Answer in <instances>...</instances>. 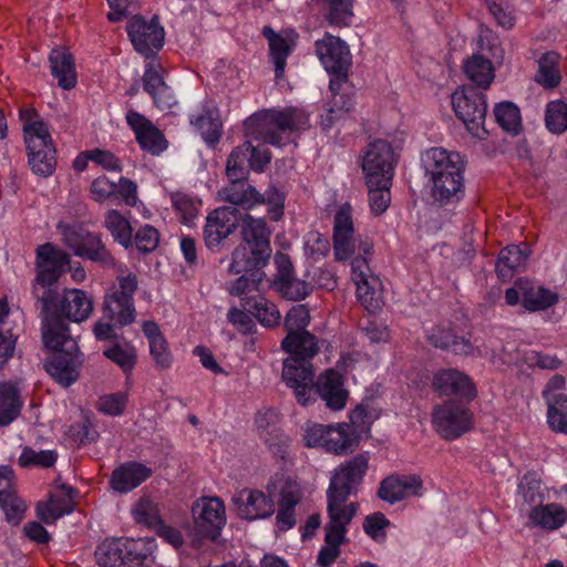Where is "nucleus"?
Wrapping results in <instances>:
<instances>
[{"label": "nucleus", "instance_id": "1", "mask_svg": "<svg viewBox=\"0 0 567 567\" xmlns=\"http://www.w3.org/2000/svg\"><path fill=\"white\" fill-rule=\"evenodd\" d=\"M33 295L42 306V339L49 344H56L55 336L71 337L65 320L81 323L93 311V300L82 289L65 288L62 293L54 289H44L39 295L38 287H33Z\"/></svg>", "mask_w": 567, "mask_h": 567}, {"label": "nucleus", "instance_id": "2", "mask_svg": "<svg viewBox=\"0 0 567 567\" xmlns=\"http://www.w3.org/2000/svg\"><path fill=\"white\" fill-rule=\"evenodd\" d=\"M309 126V114L300 107L265 109L244 121V135L280 147L290 142L292 133Z\"/></svg>", "mask_w": 567, "mask_h": 567}, {"label": "nucleus", "instance_id": "3", "mask_svg": "<svg viewBox=\"0 0 567 567\" xmlns=\"http://www.w3.org/2000/svg\"><path fill=\"white\" fill-rule=\"evenodd\" d=\"M369 463L370 455L364 452L341 462L333 470L327 489V514L353 519L359 504L347 501L358 494L369 470Z\"/></svg>", "mask_w": 567, "mask_h": 567}, {"label": "nucleus", "instance_id": "4", "mask_svg": "<svg viewBox=\"0 0 567 567\" xmlns=\"http://www.w3.org/2000/svg\"><path fill=\"white\" fill-rule=\"evenodd\" d=\"M281 349L289 353L282 367V380L288 388L305 391L313 374L312 359L319 353L318 339L310 332H290L281 340Z\"/></svg>", "mask_w": 567, "mask_h": 567}, {"label": "nucleus", "instance_id": "5", "mask_svg": "<svg viewBox=\"0 0 567 567\" xmlns=\"http://www.w3.org/2000/svg\"><path fill=\"white\" fill-rule=\"evenodd\" d=\"M19 116L23 124L28 163L31 171L39 176H50L54 172L56 158L47 124L35 109H21Z\"/></svg>", "mask_w": 567, "mask_h": 567}, {"label": "nucleus", "instance_id": "6", "mask_svg": "<svg viewBox=\"0 0 567 567\" xmlns=\"http://www.w3.org/2000/svg\"><path fill=\"white\" fill-rule=\"evenodd\" d=\"M344 377L334 369H327L320 373L315 380V373L311 375V380L306 382L302 386L305 391L301 392V388L292 390L296 400L299 404L306 406L316 401L318 396L331 411H341L346 408L349 391L344 385Z\"/></svg>", "mask_w": 567, "mask_h": 567}, {"label": "nucleus", "instance_id": "7", "mask_svg": "<svg viewBox=\"0 0 567 567\" xmlns=\"http://www.w3.org/2000/svg\"><path fill=\"white\" fill-rule=\"evenodd\" d=\"M64 244L75 256L99 264L103 268H114L116 259L103 243L102 235L91 233L80 225L58 224Z\"/></svg>", "mask_w": 567, "mask_h": 567}, {"label": "nucleus", "instance_id": "8", "mask_svg": "<svg viewBox=\"0 0 567 567\" xmlns=\"http://www.w3.org/2000/svg\"><path fill=\"white\" fill-rule=\"evenodd\" d=\"M51 352V359L45 362L47 372L61 385L70 386L79 378L82 364L78 342L72 337L55 336L56 344L43 342Z\"/></svg>", "mask_w": 567, "mask_h": 567}, {"label": "nucleus", "instance_id": "9", "mask_svg": "<svg viewBox=\"0 0 567 567\" xmlns=\"http://www.w3.org/2000/svg\"><path fill=\"white\" fill-rule=\"evenodd\" d=\"M138 281L134 274L117 277V285L111 293L104 298L103 312L114 326L122 328L135 321L136 310L134 306V295L137 290Z\"/></svg>", "mask_w": 567, "mask_h": 567}, {"label": "nucleus", "instance_id": "10", "mask_svg": "<svg viewBox=\"0 0 567 567\" xmlns=\"http://www.w3.org/2000/svg\"><path fill=\"white\" fill-rule=\"evenodd\" d=\"M452 105L455 115L464 123L468 133L478 140H485L488 135L484 126L487 112L485 94L477 87L467 86L461 92L453 93Z\"/></svg>", "mask_w": 567, "mask_h": 567}, {"label": "nucleus", "instance_id": "11", "mask_svg": "<svg viewBox=\"0 0 567 567\" xmlns=\"http://www.w3.org/2000/svg\"><path fill=\"white\" fill-rule=\"evenodd\" d=\"M433 425L440 436L453 441L474 426L473 412L461 401L447 400L433 409Z\"/></svg>", "mask_w": 567, "mask_h": 567}, {"label": "nucleus", "instance_id": "12", "mask_svg": "<svg viewBox=\"0 0 567 567\" xmlns=\"http://www.w3.org/2000/svg\"><path fill=\"white\" fill-rule=\"evenodd\" d=\"M193 536L196 540L209 539L215 542L226 525V509L218 497H203L194 503Z\"/></svg>", "mask_w": 567, "mask_h": 567}, {"label": "nucleus", "instance_id": "13", "mask_svg": "<svg viewBox=\"0 0 567 567\" xmlns=\"http://www.w3.org/2000/svg\"><path fill=\"white\" fill-rule=\"evenodd\" d=\"M126 31L134 50L146 59L155 58L163 48L165 31L157 17L147 21L135 14L128 20Z\"/></svg>", "mask_w": 567, "mask_h": 567}, {"label": "nucleus", "instance_id": "14", "mask_svg": "<svg viewBox=\"0 0 567 567\" xmlns=\"http://www.w3.org/2000/svg\"><path fill=\"white\" fill-rule=\"evenodd\" d=\"M71 262L70 255L53 245L45 243L38 246L35 250V285H40L43 289H52L61 276L66 271V267Z\"/></svg>", "mask_w": 567, "mask_h": 567}, {"label": "nucleus", "instance_id": "15", "mask_svg": "<svg viewBox=\"0 0 567 567\" xmlns=\"http://www.w3.org/2000/svg\"><path fill=\"white\" fill-rule=\"evenodd\" d=\"M505 301L508 306H516L520 301L525 310L535 312L556 305L558 296L527 278H519L505 290Z\"/></svg>", "mask_w": 567, "mask_h": 567}, {"label": "nucleus", "instance_id": "16", "mask_svg": "<svg viewBox=\"0 0 567 567\" xmlns=\"http://www.w3.org/2000/svg\"><path fill=\"white\" fill-rule=\"evenodd\" d=\"M240 212L234 206H221L212 210L203 228L205 246L218 251L224 241L239 227Z\"/></svg>", "mask_w": 567, "mask_h": 567}, {"label": "nucleus", "instance_id": "17", "mask_svg": "<svg viewBox=\"0 0 567 567\" xmlns=\"http://www.w3.org/2000/svg\"><path fill=\"white\" fill-rule=\"evenodd\" d=\"M236 168V166L226 164L229 183L219 190L220 198L246 210L264 204L266 202L265 196L247 181L248 172L243 169L241 173L235 172Z\"/></svg>", "mask_w": 567, "mask_h": 567}, {"label": "nucleus", "instance_id": "18", "mask_svg": "<svg viewBox=\"0 0 567 567\" xmlns=\"http://www.w3.org/2000/svg\"><path fill=\"white\" fill-rule=\"evenodd\" d=\"M394 152L392 145L384 140L370 143L362 151L361 166L365 181L391 178L393 176Z\"/></svg>", "mask_w": 567, "mask_h": 567}, {"label": "nucleus", "instance_id": "19", "mask_svg": "<svg viewBox=\"0 0 567 567\" xmlns=\"http://www.w3.org/2000/svg\"><path fill=\"white\" fill-rule=\"evenodd\" d=\"M315 51L328 73L349 71L352 64L349 45L329 32L315 42Z\"/></svg>", "mask_w": 567, "mask_h": 567}, {"label": "nucleus", "instance_id": "20", "mask_svg": "<svg viewBox=\"0 0 567 567\" xmlns=\"http://www.w3.org/2000/svg\"><path fill=\"white\" fill-rule=\"evenodd\" d=\"M432 388L441 396L456 395L472 402L477 396V390L472 379L457 369H441L434 373Z\"/></svg>", "mask_w": 567, "mask_h": 567}, {"label": "nucleus", "instance_id": "21", "mask_svg": "<svg viewBox=\"0 0 567 567\" xmlns=\"http://www.w3.org/2000/svg\"><path fill=\"white\" fill-rule=\"evenodd\" d=\"M422 165L429 179H441L445 176L464 175V164L458 153L449 152L443 147H432L422 153Z\"/></svg>", "mask_w": 567, "mask_h": 567}, {"label": "nucleus", "instance_id": "22", "mask_svg": "<svg viewBox=\"0 0 567 567\" xmlns=\"http://www.w3.org/2000/svg\"><path fill=\"white\" fill-rule=\"evenodd\" d=\"M332 239L336 260H348L354 255L357 238L354 237L351 207L348 204L341 206L334 215Z\"/></svg>", "mask_w": 567, "mask_h": 567}, {"label": "nucleus", "instance_id": "23", "mask_svg": "<svg viewBox=\"0 0 567 567\" xmlns=\"http://www.w3.org/2000/svg\"><path fill=\"white\" fill-rule=\"evenodd\" d=\"M308 6L328 27L342 29L352 24L354 0H309Z\"/></svg>", "mask_w": 567, "mask_h": 567}, {"label": "nucleus", "instance_id": "24", "mask_svg": "<svg viewBox=\"0 0 567 567\" xmlns=\"http://www.w3.org/2000/svg\"><path fill=\"white\" fill-rule=\"evenodd\" d=\"M352 522L350 518L328 514V523L324 526L323 546L317 557V563L321 567L331 566L340 555V545L346 543L348 525Z\"/></svg>", "mask_w": 567, "mask_h": 567}, {"label": "nucleus", "instance_id": "25", "mask_svg": "<svg viewBox=\"0 0 567 567\" xmlns=\"http://www.w3.org/2000/svg\"><path fill=\"white\" fill-rule=\"evenodd\" d=\"M126 122L134 131L142 150L152 155H158L167 147V142L162 132L143 114L130 110L126 113Z\"/></svg>", "mask_w": 567, "mask_h": 567}, {"label": "nucleus", "instance_id": "26", "mask_svg": "<svg viewBox=\"0 0 567 567\" xmlns=\"http://www.w3.org/2000/svg\"><path fill=\"white\" fill-rule=\"evenodd\" d=\"M423 482L416 474H393L383 478L378 488V496L384 502L394 504L410 495H421Z\"/></svg>", "mask_w": 567, "mask_h": 567}, {"label": "nucleus", "instance_id": "27", "mask_svg": "<svg viewBox=\"0 0 567 567\" xmlns=\"http://www.w3.org/2000/svg\"><path fill=\"white\" fill-rule=\"evenodd\" d=\"M255 138H246V141L235 147L228 156L227 163L236 166L235 172L241 173L246 169V164L256 173L265 171L266 166L271 162V152L265 145H254Z\"/></svg>", "mask_w": 567, "mask_h": 567}, {"label": "nucleus", "instance_id": "28", "mask_svg": "<svg viewBox=\"0 0 567 567\" xmlns=\"http://www.w3.org/2000/svg\"><path fill=\"white\" fill-rule=\"evenodd\" d=\"M75 489L61 484L50 493L48 502L37 505V515L45 524H52L60 517L70 514L74 509Z\"/></svg>", "mask_w": 567, "mask_h": 567}, {"label": "nucleus", "instance_id": "29", "mask_svg": "<svg viewBox=\"0 0 567 567\" xmlns=\"http://www.w3.org/2000/svg\"><path fill=\"white\" fill-rule=\"evenodd\" d=\"M152 475L153 471L148 466L136 461L125 462L112 472L110 485L115 492L125 494L140 486Z\"/></svg>", "mask_w": 567, "mask_h": 567}, {"label": "nucleus", "instance_id": "30", "mask_svg": "<svg viewBox=\"0 0 567 567\" xmlns=\"http://www.w3.org/2000/svg\"><path fill=\"white\" fill-rule=\"evenodd\" d=\"M234 502L237 515L247 520L268 517L275 511L274 502L260 491L243 489Z\"/></svg>", "mask_w": 567, "mask_h": 567}, {"label": "nucleus", "instance_id": "31", "mask_svg": "<svg viewBox=\"0 0 567 567\" xmlns=\"http://www.w3.org/2000/svg\"><path fill=\"white\" fill-rule=\"evenodd\" d=\"M270 256L268 250L238 246L231 254L228 270L235 275L262 272L261 269L268 264Z\"/></svg>", "mask_w": 567, "mask_h": 567}, {"label": "nucleus", "instance_id": "32", "mask_svg": "<svg viewBox=\"0 0 567 567\" xmlns=\"http://www.w3.org/2000/svg\"><path fill=\"white\" fill-rule=\"evenodd\" d=\"M239 226L244 246L271 252L270 229L264 218H255L249 214L240 213Z\"/></svg>", "mask_w": 567, "mask_h": 567}, {"label": "nucleus", "instance_id": "33", "mask_svg": "<svg viewBox=\"0 0 567 567\" xmlns=\"http://www.w3.org/2000/svg\"><path fill=\"white\" fill-rule=\"evenodd\" d=\"M430 182L433 203L441 207L456 204L465 195L464 175H451Z\"/></svg>", "mask_w": 567, "mask_h": 567}, {"label": "nucleus", "instance_id": "34", "mask_svg": "<svg viewBox=\"0 0 567 567\" xmlns=\"http://www.w3.org/2000/svg\"><path fill=\"white\" fill-rule=\"evenodd\" d=\"M50 69L59 86L73 89L76 84L75 64L72 54L65 48L53 49L49 55Z\"/></svg>", "mask_w": 567, "mask_h": 567}, {"label": "nucleus", "instance_id": "35", "mask_svg": "<svg viewBox=\"0 0 567 567\" xmlns=\"http://www.w3.org/2000/svg\"><path fill=\"white\" fill-rule=\"evenodd\" d=\"M261 33L268 41L270 59L275 65V74L279 79L284 75L286 61L293 50L295 42L281 33H277L269 25L264 27Z\"/></svg>", "mask_w": 567, "mask_h": 567}, {"label": "nucleus", "instance_id": "36", "mask_svg": "<svg viewBox=\"0 0 567 567\" xmlns=\"http://www.w3.org/2000/svg\"><path fill=\"white\" fill-rule=\"evenodd\" d=\"M530 250L524 247L509 245L503 248L497 258L495 270L502 280L511 279L515 271L524 268Z\"/></svg>", "mask_w": 567, "mask_h": 567}, {"label": "nucleus", "instance_id": "37", "mask_svg": "<svg viewBox=\"0 0 567 567\" xmlns=\"http://www.w3.org/2000/svg\"><path fill=\"white\" fill-rule=\"evenodd\" d=\"M560 54L556 51L543 53L538 60V69L534 81L546 90L556 89L561 81L559 68Z\"/></svg>", "mask_w": 567, "mask_h": 567}, {"label": "nucleus", "instance_id": "38", "mask_svg": "<svg viewBox=\"0 0 567 567\" xmlns=\"http://www.w3.org/2000/svg\"><path fill=\"white\" fill-rule=\"evenodd\" d=\"M529 519L535 526L546 530H555L567 520L566 509L556 503L534 506L529 512Z\"/></svg>", "mask_w": 567, "mask_h": 567}, {"label": "nucleus", "instance_id": "39", "mask_svg": "<svg viewBox=\"0 0 567 567\" xmlns=\"http://www.w3.org/2000/svg\"><path fill=\"white\" fill-rule=\"evenodd\" d=\"M463 70L468 80H471L477 89H488L495 78L494 66L491 60L481 54H473L465 60Z\"/></svg>", "mask_w": 567, "mask_h": 567}, {"label": "nucleus", "instance_id": "40", "mask_svg": "<svg viewBox=\"0 0 567 567\" xmlns=\"http://www.w3.org/2000/svg\"><path fill=\"white\" fill-rule=\"evenodd\" d=\"M358 437L349 424L328 425L324 450L334 454H344L358 445Z\"/></svg>", "mask_w": 567, "mask_h": 567}, {"label": "nucleus", "instance_id": "41", "mask_svg": "<svg viewBox=\"0 0 567 567\" xmlns=\"http://www.w3.org/2000/svg\"><path fill=\"white\" fill-rule=\"evenodd\" d=\"M103 226L110 231L114 241L124 248L133 246V228L128 219L116 209L105 213Z\"/></svg>", "mask_w": 567, "mask_h": 567}, {"label": "nucleus", "instance_id": "42", "mask_svg": "<svg viewBox=\"0 0 567 567\" xmlns=\"http://www.w3.org/2000/svg\"><path fill=\"white\" fill-rule=\"evenodd\" d=\"M429 340L435 348L450 350L455 354L470 355L474 350L468 339L458 337L449 329H436Z\"/></svg>", "mask_w": 567, "mask_h": 567}, {"label": "nucleus", "instance_id": "43", "mask_svg": "<svg viewBox=\"0 0 567 567\" xmlns=\"http://www.w3.org/2000/svg\"><path fill=\"white\" fill-rule=\"evenodd\" d=\"M355 286L357 298L367 311L375 313L382 309L384 302L380 290L381 281L378 277L355 282Z\"/></svg>", "mask_w": 567, "mask_h": 567}, {"label": "nucleus", "instance_id": "44", "mask_svg": "<svg viewBox=\"0 0 567 567\" xmlns=\"http://www.w3.org/2000/svg\"><path fill=\"white\" fill-rule=\"evenodd\" d=\"M21 406L18 389L10 383L0 384V427L13 422L20 414Z\"/></svg>", "mask_w": 567, "mask_h": 567}, {"label": "nucleus", "instance_id": "45", "mask_svg": "<svg viewBox=\"0 0 567 567\" xmlns=\"http://www.w3.org/2000/svg\"><path fill=\"white\" fill-rule=\"evenodd\" d=\"M190 122L200 132L203 138L209 146H215V144L219 142L221 136V122L216 110L205 109Z\"/></svg>", "mask_w": 567, "mask_h": 567}, {"label": "nucleus", "instance_id": "46", "mask_svg": "<svg viewBox=\"0 0 567 567\" xmlns=\"http://www.w3.org/2000/svg\"><path fill=\"white\" fill-rule=\"evenodd\" d=\"M369 188V204L374 215H381L389 207L391 178L365 181Z\"/></svg>", "mask_w": 567, "mask_h": 567}, {"label": "nucleus", "instance_id": "47", "mask_svg": "<svg viewBox=\"0 0 567 567\" xmlns=\"http://www.w3.org/2000/svg\"><path fill=\"white\" fill-rule=\"evenodd\" d=\"M248 311L266 328H272L279 324L281 316L277 306L264 298L259 297L255 300L247 301Z\"/></svg>", "mask_w": 567, "mask_h": 567}, {"label": "nucleus", "instance_id": "48", "mask_svg": "<svg viewBox=\"0 0 567 567\" xmlns=\"http://www.w3.org/2000/svg\"><path fill=\"white\" fill-rule=\"evenodd\" d=\"M123 538L105 539L96 550L95 558L100 567H121L124 566L122 553Z\"/></svg>", "mask_w": 567, "mask_h": 567}, {"label": "nucleus", "instance_id": "49", "mask_svg": "<svg viewBox=\"0 0 567 567\" xmlns=\"http://www.w3.org/2000/svg\"><path fill=\"white\" fill-rule=\"evenodd\" d=\"M546 128L556 135L567 131V104L561 100L550 101L545 111Z\"/></svg>", "mask_w": 567, "mask_h": 567}, {"label": "nucleus", "instance_id": "50", "mask_svg": "<svg viewBox=\"0 0 567 567\" xmlns=\"http://www.w3.org/2000/svg\"><path fill=\"white\" fill-rule=\"evenodd\" d=\"M494 114L496 122L503 130L511 132L513 134H517L519 132L522 125L520 112L519 109L514 103H498L494 109Z\"/></svg>", "mask_w": 567, "mask_h": 567}, {"label": "nucleus", "instance_id": "51", "mask_svg": "<svg viewBox=\"0 0 567 567\" xmlns=\"http://www.w3.org/2000/svg\"><path fill=\"white\" fill-rule=\"evenodd\" d=\"M103 353L107 359L117 364L124 373H131L136 364V352L130 344L122 346L115 343L104 350Z\"/></svg>", "mask_w": 567, "mask_h": 567}, {"label": "nucleus", "instance_id": "52", "mask_svg": "<svg viewBox=\"0 0 567 567\" xmlns=\"http://www.w3.org/2000/svg\"><path fill=\"white\" fill-rule=\"evenodd\" d=\"M58 454L55 451H34L33 449L25 446L19 456L18 464L21 467L38 466L49 468L56 462Z\"/></svg>", "mask_w": 567, "mask_h": 567}, {"label": "nucleus", "instance_id": "53", "mask_svg": "<svg viewBox=\"0 0 567 567\" xmlns=\"http://www.w3.org/2000/svg\"><path fill=\"white\" fill-rule=\"evenodd\" d=\"M485 3L488 12L499 27L509 30L515 25L516 17L514 7L508 0H485Z\"/></svg>", "mask_w": 567, "mask_h": 567}, {"label": "nucleus", "instance_id": "54", "mask_svg": "<svg viewBox=\"0 0 567 567\" xmlns=\"http://www.w3.org/2000/svg\"><path fill=\"white\" fill-rule=\"evenodd\" d=\"M275 288L285 299L293 301L305 299L312 291L310 282L299 279L296 276L278 284Z\"/></svg>", "mask_w": 567, "mask_h": 567}, {"label": "nucleus", "instance_id": "55", "mask_svg": "<svg viewBox=\"0 0 567 567\" xmlns=\"http://www.w3.org/2000/svg\"><path fill=\"white\" fill-rule=\"evenodd\" d=\"M548 424L556 432L567 433V396L559 394L555 396L553 404L548 408Z\"/></svg>", "mask_w": 567, "mask_h": 567}, {"label": "nucleus", "instance_id": "56", "mask_svg": "<svg viewBox=\"0 0 567 567\" xmlns=\"http://www.w3.org/2000/svg\"><path fill=\"white\" fill-rule=\"evenodd\" d=\"M122 553L124 566L141 567L147 559L145 544L142 539H123Z\"/></svg>", "mask_w": 567, "mask_h": 567}, {"label": "nucleus", "instance_id": "57", "mask_svg": "<svg viewBox=\"0 0 567 567\" xmlns=\"http://www.w3.org/2000/svg\"><path fill=\"white\" fill-rule=\"evenodd\" d=\"M128 396L125 392H115L101 395L96 402V409L106 415L117 416L123 414Z\"/></svg>", "mask_w": 567, "mask_h": 567}, {"label": "nucleus", "instance_id": "58", "mask_svg": "<svg viewBox=\"0 0 567 567\" xmlns=\"http://www.w3.org/2000/svg\"><path fill=\"white\" fill-rule=\"evenodd\" d=\"M310 322L309 310L305 305H298L292 307L287 313L284 322L287 334L290 332H309L307 326Z\"/></svg>", "mask_w": 567, "mask_h": 567}, {"label": "nucleus", "instance_id": "59", "mask_svg": "<svg viewBox=\"0 0 567 567\" xmlns=\"http://www.w3.org/2000/svg\"><path fill=\"white\" fill-rule=\"evenodd\" d=\"M91 197L97 203L116 202V183L105 175L99 176L91 183Z\"/></svg>", "mask_w": 567, "mask_h": 567}, {"label": "nucleus", "instance_id": "60", "mask_svg": "<svg viewBox=\"0 0 567 567\" xmlns=\"http://www.w3.org/2000/svg\"><path fill=\"white\" fill-rule=\"evenodd\" d=\"M158 243L159 233L151 225L140 227L133 237V244H135L138 251L144 254L154 251L157 248Z\"/></svg>", "mask_w": 567, "mask_h": 567}, {"label": "nucleus", "instance_id": "61", "mask_svg": "<svg viewBox=\"0 0 567 567\" xmlns=\"http://www.w3.org/2000/svg\"><path fill=\"white\" fill-rule=\"evenodd\" d=\"M172 205L181 220L184 224H189L197 215V205L194 199L184 193H173L171 196Z\"/></svg>", "mask_w": 567, "mask_h": 567}, {"label": "nucleus", "instance_id": "62", "mask_svg": "<svg viewBox=\"0 0 567 567\" xmlns=\"http://www.w3.org/2000/svg\"><path fill=\"white\" fill-rule=\"evenodd\" d=\"M390 525V520L381 512L368 515L363 522V530L375 542H383L386 537L384 529Z\"/></svg>", "mask_w": 567, "mask_h": 567}, {"label": "nucleus", "instance_id": "63", "mask_svg": "<svg viewBox=\"0 0 567 567\" xmlns=\"http://www.w3.org/2000/svg\"><path fill=\"white\" fill-rule=\"evenodd\" d=\"M0 507L6 514V519L13 525L20 524L27 509L24 502L18 497L17 493L11 494L9 497L1 498Z\"/></svg>", "mask_w": 567, "mask_h": 567}, {"label": "nucleus", "instance_id": "64", "mask_svg": "<svg viewBox=\"0 0 567 567\" xmlns=\"http://www.w3.org/2000/svg\"><path fill=\"white\" fill-rule=\"evenodd\" d=\"M161 69L162 66L155 58H151L150 62L145 66V72L142 79L143 87L150 95L154 94L159 87L166 84L159 72Z\"/></svg>", "mask_w": 567, "mask_h": 567}]
</instances>
